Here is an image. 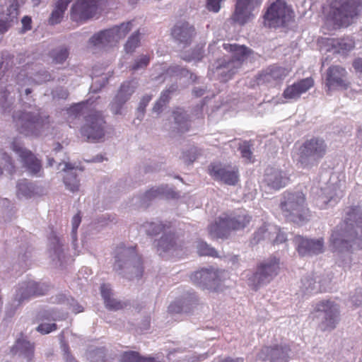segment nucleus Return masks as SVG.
<instances>
[{
  "label": "nucleus",
  "instance_id": "2eb2a0df",
  "mask_svg": "<svg viewBox=\"0 0 362 362\" xmlns=\"http://www.w3.org/2000/svg\"><path fill=\"white\" fill-rule=\"evenodd\" d=\"M223 274V271L215 269L213 267L204 268L194 272L192 275L191 279L196 284L202 285L216 291L220 284Z\"/></svg>",
  "mask_w": 362,
  "mask_h": 362
},
{
  "label": "nucleus",
  "instance_id": "f704fd0d",
  "mask_svg": "<svg viewBox=\"0 0 362 362\" xmlns=\"http://www.w3.org/2000/svg\"><path fill=\"white\" fill-rule=\"evenodd\" d=\"M122 362H159L154 357L142 356L136 351H127L121 356Z\"/></svg>",
  "mask_w": 362,
  "mask_h": 362
},
{
  "label": "nucleus",
  "instance_id": "bb28decb",
  "mask_svg": "<svg viewBox=\"0 0 362 362\" xmlns=\"http://www.w3.org/2000/svg\"><path fill=\"white\" fill-rule=\"evenodd\" d=\"M313 84V80L311 78L302 79L287 87L283 95L286 99H298L302 93L308 91Z\"/></svg>",
  "mask_w": 362,
  "mask_h": 362
},
{
  "label": "nucleus",
  "instance_id": "4c0bfd02",
  "mask_svg": "<svg viewBox=\"0 0 362 362\" xmlns=\"http://www.w3.org/2000/svg\"><path fill=\"white\" fill-rule=\"evenodd\" d=\"M64 182L66 187L71 192H74L79 189V182L77 179V175L72 170L65 172Z\"/></svg>",
  "mask_w": 362,
  "mask_h": 362
},
{
  "label": "nucleus",
  "instance_id": "423d86ee",
  "mask_svg": "<svg viewBox=\"0 0 362 362\" xmlns=\"http://www.w3.org/2000/svg\"><path fill=\"white\" fill-rule=\"evenodd\" d=\"M279 259L272 257L258 267L256 272L248 279V284L253 290H258L261 286L269 283L278 274L279 269Z\"/></svg>",
  "mask_w": 362,
  "mask_h": 362
},
{
  "label": "nucleus",
  "instance_id": "a18cd8bd",
  "mask_svg": "<svg viewBox=\"0 0 362 362\" xmlns=\"http://www.w3.org/2000/svg\"><path fill=\"white\" fill-rule=\"evenodd\" d=\"M52 56L55 63H63L69 56V50L66 47H61L52 52Z\"/></svg>",
  "mask_w": 362,
  "mask_h": 362
},
{
  "label": "nucleus",
  "instance_id": "c85d7f7f",
  "mask_svg": "<svg viewBox=\"0 0 362 362\" xmlns=\"http://www.w3.org/2000/svg\"><path fill=\"white\" fill-rule=\"evenodd\" d=\"M175 127L174 131L178 134H184L189 130L190 124L188 115L182 108L177 107L173 111Z\"/></svg>",
  "mask_w": 362,
  "mask_h": 362
},
{
  "label": "nucleus",
  "instance_id": "a19ab883",
  "mask_svg": "<svg viewBox=\"0 0 362 362\" xmlns=\"http://www.w3.org/2000/svg\"><path fill=\"white\" fill-rule=\"evenodd\" d=\"M140 33L139 31L134 33L128 39L124 45V49L127 53L134 52L135 49L139 47L140 43Z\"/></svg>",
  "mask_w": 362,
  "mask_h": 362
},
{
  "label": "nucleus",
  "instance_id": "ea45409f",
  "mask_svg": "<svg viewBox=\"0 0 362 362\" xmlns=\"http://www.w3.org/2000/svg\"><path fill=\"white\" fill-rule=\"evenodd\" d=\"M151 61V57L147 54H142L139 56L134 62V64L129 66V70L135 72L139 69H144L148 66Z\"/></svg>",
  "mask_w": 362,
  "mask_h": 362
},
{
  "label": "nucleus",
  "instance_id": "72a5a7b5",
  "mask_svg": "<svg viewBox=\"0 0 362 362\" xmlns=\"http://www.w3.org/2000/svg\"><path fill=\"white\" fill-rule=\"evenodd\" d=\"M226 232V218H219L218 221L211 224L209 227V233L211 238H219L225 235Z\"/></svg>",
  "mask_w": 362,
  "mask_h": 362
},
{
  "label": "nucleus",
  "instance_id": "39448f33",
  "mask_svg": "<svg viewBox=\"0 0 362 362\" xmlns=\"http://www.w3.org/2000/svg\"><path fill=\"white\" fill-rule=\"evenodd\" d=\"M318 327L322 331H331L339 322V306L334 301L324 300L316 304L315 308Z\"/></svg>",
  "mask_w": 362,
  "mask_h": 362
},
{
  "label": "nucleus",
  "instance_id": "37998d69",
  "mask_svg": "<svg viewBox=\"0 0 362 362\" xmlns=\"http://www.w3.org/2000/svg\"><path fill=\"white\" fill-rule=\"evenodd\" d=\"M252 146L249 141L238 142L241 156L250 162L252 161Z\"/></svg>",
  "mask_w": 362,
  "mask_h": 362
},
{
  "label": "nucleus",
  "instance_id": "5fc2aeb1",
  "mask_svg": "<svg viewBox=\"0 0 362 362\" xmlns=\"http://www.w3.org/2000/svg\"><path fill=\"white\" fill-rule=\"evenodd\" d=\"M81 222V217L80 216V213H78L73 217L72 221H71V224H72L71 233H72V236H73V238L74 239V240H76L77 229H78Z\"/></svg>",
  "mask_w": 362,
  "mask_h": 362
},
{
  "label": "nucleus",
  "instance_id": "774afa93",
  "mask_svg": "<svg viewBox=\"0 0 362 362\" xmlns=\"http://www.w3.org/2000/svg\"><path fill=\"white\" fill-rule=\"evenodd\" d=\"M353 66L356 70L362 72V58L356 59L353 63Z\"/></svg>",
  "mask_w": 362,
  "mask_h": 362
},
{
  "label": "nucleus",
  "instance_id": "cd10ccee",
  "mask_svg": "<svg viewBox=\"0 0 362 362\" xmlns=\"http://www.w3.org/2000/svg\"><path fill=\"white\" fill-rule=\"evenodd\" d=\"M251 217L245 210H238L228 216V230H240L250 223Z\"/></svg>",
  "mask_w": 362,
  "mask_h": 362
},
{
  "label": "nucleus",
  "instance_id": "09e8293b",
  "mask_svg": "<svg viewBox=\"0 0 362 362\" xmlns=\"http://www.w3.org/2000/svg\"><path fill=\"white\" fill-rule=\"evenodd\" d=\"M57 329V325L55 323H42L36 328L37 331L42 334H49Z\"/></svg>",
  "mask_w": 362,
  "mask_h": 362
},
{
  "label": "nucleus",
  "instance_id": "49530a36",
  "mask_svg": "<svg viewBox=\"0 0 362 362\" xmlns=\"http://www.w3.org/2000/svg\"><path fill=\"white\" fill-rule=\"evenodd\" d=\"M18 195L23 196V197H30L33 193V189L30 184L27 182V180H22L18 183Z\"/></svg>",
  "mask_w": 362,
  "mask_h": 362
},
{
  "label": "nucleus",
  "instance_id": "393cba45",
  "mask_svg": "<svg viewBox=\"0 0 362 362\" xmlns=\"http://www.w3.org/2000/svg\"><path fill=\"white\" fill-rule=\"evenodd\" d=\"M134 92V87L132 86L130 81L122 84L119 90L115 95L112 103L111 109L114 114H121L122 105L129 99L130 96Z\"/></svg>",
  "mask_w": 362,
  "mask_h": 362
},
{
  "label": "nucleus",
  "instance_id": "bf43d9fd",
  "mask_svg": "<svg viewBox=\"0 0 362 362\" xmlns=\"http://www.w3.org/2000/svg\"><path fill=\"white\" fill-rule=\"evenodd\" d=\"M71 1V0H58L55 4L54 8L64 13Z\"/></svg>",
  "mask_w": 362,
  "mask_h": 362
},
{
  "label": "nucleus",
  "instance_id": "a211bd4d",
  "mask_svg": "<svg viewBox=\"0 0 362 362\" xmlns=\"http://www.w3.org/2000/svg\"><path fill=\"white\" fill-rule=\"evenodd\" d=\"M288 74V69L272 65L263 70L257 77L258 85H266L267 86H274L279 83Z\"/></svg>",
  "mask_w": 362,
  "mask_h": 362
},
{
  "label": "nucleus",
  "instance_id": "f257e3e1",
  "mask_svg": "<svg viewBox=\"0 0 362 362\" xmlns=\"http://www.w3.org/2000/svg\"><path fill=\"white\" fill-rule=\"evenodd\" d=\"M329 11L326 24L332 29L347 27L362 10V0H328Z\"/></svg>",
  "mask_w": 362,
  "mask_h": 362
},
{
  "label": "nucleus",
  "instance_id": "4468645a",
  "mask_svg": "<svg viewBox=\"0 0 362 362\" xmlns=\"http://www.w3.org/2000/svg\"><path fill=\"white\" fill-rule=\"evenodd\" d=\"M291 354L290 346L286 344H281L262 347L257 354V357L263 361L288 362Z\"/></svg>",
  "mask_w": 362,
  "mask_h": 362
},
{
  "label": "nucleus",
  "instance_id": "7ed1b4c3",
  "mask_svg": "<svg viewBox=\"0 0 362 362\" xmlns=\"http://www.w3.org/2000/svg\"><path fill=\"white\" fill-rule=\"evenodd\" d=\"M327 149V144L323 138L313 136L300 146L298 164L303 169H311L323 159Z\"/></svg>",
  "mask_w": 362,
  "mask_h": 362
},
{
  "label": "nucleus",
  "instance_id": "c03bdc74",
  "mask_svg": "<svg viewBox=\"0 0 362 362\" xmlns=\"http://www.w3.org/2000/svg\"><path fill=\"white\" fill-rule=\"evenodd\" d=\"M240 182V174L236 166L228 167V185L238 186Z\"/></svg>",
  "mask_w": 362,
  "mask_h": 362
},
{
  "label": "nucleus",
  "instance_id": "f3484780",
  "mask_svg": "<svg viewBox=\"0 0 362 362\" xmlns=\"http://www.w3.org/2000/svg\"><path fill=\"white\" fill-rule=\"evenodd\" d=\"M11 148L19 156L23 166L30 173L36 175L41 170V161L30 151L23 148L17 139L13 141Z\"/></svg>",
  "mask_w": 362,
  "mask_h": 362
},
{
  "label": "nucleus",
  "instance_id": "7c9ffc66",
  "mask_svg": "<svg viewBox=\"0 0 362 362\" xmlns=\"http://www.w3.org/2000/svg\"><path fill=\"white\" fill-rule=\"evenodd\" d=\"M18 10L16 6L11 5L7 8L6 16L0 18V36L6 33L12 26V23L17 19Z\"/></svg>",
  "mask_w": 362,
  "mask_h": 362
},
{
  "label": "nucleus",
  "instance_id": "0e129e2a",
  "mask_svg": "<svg viewBox=\"0 0 362 362\" xmlns=\"http://www.w3.org/2000/svg\"><path fill=\"white\" fill-rule=\"evenodd\" d=\"M4 159L5 160V165H6L8 170L10 171V173H12L14 171V165L12 163L11 158L8 156L6 153L4 154Z\"/></svg>",
  "mask_w": 362,
  "mask_h": 362
},
{
  "label": "nucleus",
  "instance_id": "c9c22d12",
  "mask_svg": "<svg viewBox=\"0 0 362 362\" xmlns=\"http://www.w3.org/2000/svg\"><path fill=\"white\" fill-rule=\"evenodd\" d=\"M100 291L105 306L107 308L117 310L123 308V305L121 302H115V304H112V301H115V299L111 297V290L107 285L103 284L100 287Z\"/></svg>",
  "mask_w": 362,
  "mask_h": 362
},
{
  "label": "nucleus",
  "instance_id": "4d7b16f0",
  "mask_svg": "<svg viewBox=\"0 0 362 362\" xmlns=\"http://www.w3.org/2000/svg\"><path fill=\"white\" fill-rule=\"evenodd\" d=\"M222 0H206V8L209 11L218 12L220 9V3Z\"/></svg>",
  "mask_w": 362,
  "mask_h": 362
},
{
  "label": "nucleus",
  "instance_id": "2f4dec72",
  "mask_svg": "<svg viewBox=\"0 0 362 362\" xmlns=\"http://www.w3.org/2000/svg\"><path fill=\"white\" fill-rule=\"evenodd\" d=\"M272 230L276 232V228L272 225L263 224L254 233L251 243L257 244L262 240H272Z\"/></svg>",
  "mask_w": 362,
  "mask_h": 362
},
{
  "label": "nucleus",
  "instance_id": "de8ad7c7",
  "mask_svg": "<svg viewBox=\"0 0 362 362\" xmlns=\"http://www.w3.org/2000/svg\"><path fill=\"white\" fill-rule=\"evenodd\" d=\"M83 106L81 104H76L69 107L67 110L69 114L68 121L70 122L71 119L78 118L83 115Z\"/></svg>",
  "mask_w": 362,
  "mask_h": 362
},
{
  "label": "nucleus",
  "instance_id": "b1692460",
  "mask_svg": "<svg viewBox=\"0 0 362 362\" xmlns=\"http://www.w3.org/2000/svg\"><path fill=\"white\" fill-rule=\"evenodd\" d=\"M196 35L195 28L188 22H179L172 30L173 37L180 43L189 45Z\"/></svg>",
  "mask_w": 362,
  "mask_h": 362
},
{
  "label": "nucleus",
  "instance_id": "ddd939ff",
  "mask_svg": "<svg viewBox=\"0 0 362 362\" xmlns=\"http://www.w3.org/2000/svg\"><path fill=\"white\" fill-rule=\"evenodd\" d=\"M170 226H166L161 223H150L148 225L147 233L149 235H156L160 232H164L162 237L158 240L157 251L160 255L162 252L170 250H176L178 245L176 242V237L174 233H166L165 228H169Z\"/></svg>",
  "mask_w": 362,
  "mask_h": 362
},
{
  "label": "nucleus",
  "instance_id": "412c9836",
  "mask_svg": "<svg viewBox=\"0 0 362 362\" xmlns=\"http://www.w3.org/2000/svg\"><path fill=\"white\" fill-rule=\"evenodd\" d=\"M346 71L340 66H330L327 71V92L332 89H346Z\"/></svg>",
  "mask_w": 362,
  "mask_h": 362
},
{
  "label": "nucleus",
  "instance_id": "a878e982",
  "mask_svg": "<svg viewBox=\"0 0 362 362\" xmlns=\"http://www.w3.org/2000/svg\"><path fill=\"white\" fill-rule=\"evenodd\" d=\"M48 290V286L45 284H40L35 281H28L24 283L19 289L21 297L18 301L23 302L31 297L43 296Z\"/></svg>",
  "mask_w": 362,
  "mask_h": 362
},
{
  "label": "nucleus",
  "instance_id": "3c124183",
  "mask_svg": "<svg viewBox=\"0 0 362 362\" xmlns=\"http://www.w3.org/2000/svg\"><path fill=\"white\" fill-rule=\"evenodd\" d=\"M204 50L202 47L193 50L190 56H185L182 59L187 62H191L193 60L200 61L203 58Z\"/></svg>",
  "mask_w": 362,
  "mask_h": 362
},
{
  "label": "nucleus",
  "instance_id": "13d9d810",
  "mask_svg": "<svg viewBox=\"0 0 362 362\" xmlns=\"http://www.w3.org/2000/svg\"><path fill=\"white\" fill-rule=\"evenodd\" d=\"M64 358L66 362H77L75 358L71 355L69 346L67 344H62Z\"/></svg>",
  "mask_w": 362,
  "mask_h": 362
},
{
  "label": "nucleus",
  "instance_id": "6e6552de",
  "mask_svg": "<svg viewBox=\"0 0 362 362\" xmlns=\"http://www.w3.org/2000/svg\"><path fill=\"white\" fill-rule=\"evenodd\" d=\"M17 131L25 136H37L44 125V119L38 115L18 111L13 115Z\"/></svg>",
  "mask_w": 362,
  "mask_h": 362
},
{
  "label": "nucleus",
  "instance_id": "e433bc0d",
  "mask_svg": "<svg viewBox=\"0 0 362 362\" xmlns=\"http://www.w3.org/2000/svg\"><path fill=\"white\" fill-rule=\"evenodd\" d=\"M300 288L305 293H318L322 291L320 286H317L313 275L305 276L301 279Z\"/></svg>",
  "mask_w": 362,
  "mask_h": 362
},
{
  "label": "nucleus",
  "instance_id": "680f3d73",
  "mask_svg": "<svg viewBox=\"0 0 362 362\" xmlns=\"http://www.w3.org/2000/svg\"><path fill=\"white\" fill-rule=\"evenodd\" d=\"M182 311V306L180 301L171 303L168 307V312L170 313H180Z\"/></svg>",
  "mask_w": 362,
  "mask_h": 362
},
{
  "label": "nucleus",
  "instance_id": "aec40b11",
  "mask_svg": "<svg viewBox=\"0 0 362 362\" xmlns=\"http://www.w3.org/2000/svg\"><path fill=\"white\" fill-rule=\"evenodd\" d=\"M288 180L286 173L279 168L268 167L264 171L263 183L270 189L279 190L286 187Z\"/></svg>",
  "mask_w": 362,
  "mask_h": 362
},
{
  "label": "nucleus",
  "instance_id": "1a4fd4ad",
  "mask_svg": "<svg viewBox=\"0 0 362 362\" xmlns=\"http://www.w3.org/2000/svg\"><path fill=\"white\" fill-rule=\"evenodd\" d=\"M103 0H76L72 5L70 18L82 24L93 18L101 10Z\"/></svg>",
  "mask_w": 362,
  "mask_h": 362
},
{
  "label": "nucleus",
  "instance_id": "f8f14e48",
  "mask_svg": "<svg viewBox=\"0 0 362 362\" xmlns=\"http://www.w3.org/2000/svg\"><path fill=\"white\" fill-rule=\"evenodd\" d=\"M105 121L100 112H94L86 117V124L81 129V134L88 141L102 139L105 133Z\"/></svg>",
  "mask_w": 362,
  "mask_h": 362
},
{
  "label": "nucleus",
  "instance_id": "9d476101",
  "mask_svg": "<svg viewBox=\"0 0 362 362\" xmlns=\"http://www.w3.org/2000/svg\"><path fill=\"white\" fill-rule=\"evenodd\" d=\"M131 30V21L123 23L119 26L113 27L94 35L90 39V42L95 46L112 45L114 43H117L119 40L125 37Z\"/></svg>",
  "mask_w": 362,
  "mask_h": 362
},
{
  "label": "nucleus",
  "instance_id": "c756f323",
  "mask_svg": "<svg viewBox=\"0 0 362 362\" xmlns=\"http://www.w3.org/2000/svg\"><path fill=\"white\" fill-rule=\"evenodd\" d=\"M344 222H347L351 228H354L359 232L362 237V207L352 208L347 214V218Z\"/></svg>",
  "mask_w": 362,
  "mask_h": 362
},
{
  "label": "nucleus",
  "instance_id": "864d4df0",
  "mask_svg": "<svg viewBox=\"0 0 362 362\" xmlns=\"http://www.w3.org/2000/svg\"><path fill=\"white\" fill-rule=\"evenodd\" d=\"M286 240V234L276 228V232L272 230V242L276 244H280Z\"/></svg>",
  "mask_w": 362,
  "mask_h": 362
},
{
  "label": "nucleus",
  "instance_id": "6ab92c4d",
  "mask_svg": "<svg viewBox=\"0 0 362 362\" xmlns=\"http://www.w3.org/2000/svg\"><path fill=\"white\" fill-rule=\"evenodd\" d=\"M247 53L248 49L245 46L228 44V77L234 74L240 68Z\"/></svg>",
  "mask_w": 362,
  "mask_h": 362
},
{
  "label": "nucleus",
  "instance_id": "69168bd1",
  "mask_svg": "<svg viewBox=\"0 0 362 362\" xmlns=\"http://www.w3.org/2000/svg\"><path fill=\"white\" fill-rule=\"evenodd\" d=\"M351 303L356 305L359 306L362 303V293H359L356 296H354L351 298Z\"/></svg>",
  "mask_w": 362,
  "mask_h": 362
},
{
  "label": "nucleus",
  "instance_id": "79ce46f5",
  "mask_svg": "<svg viewBox=\"0 0 362 362\" xmlns=\"http://www.w3.org/2000/svg\"><path fill=\"white\" fill-rule=\"evenodd\" d=\"M197 252L201 256H210L213 257L218 256V253L216 250L203 241H201L198 243Z\"/></svg>",
  "mask_w": 362,
  "mask_h": 362
},
{
  "label": "nucleus",
  "instance_id": "5701e85b",
  "mask_svg": "<svg viewBox=\"0 0 362 362\" xmlns=\"http://www.w3.org/2000/svg\"><path fill=\"white\" fill-rule=\"evenodd\" d=\"M10 351L12 355L23 356L28 361H31L34 356L35 344L28 341L24 334L21 333Z\"/></svg>",
  "mask_w": 362,
  "mask_h": 362
},
{
  "label": "nucleus",
  "instance_id": "f03ea898",
  "mask_svg": "<svg viewBox=\"0 0 362 362\" xmlns=\"http://www.w3.org/2000/svg\"><path fill=\"white\" fill-rule=\"evenodd\" d=\"M359 232L351 228L347 222H341L332 231L329 247L337 254L352 253L362 247V239Z\"/></svg>",
  "mask_w": 362,
  "mask_h": 362
},
{
  "label": "nucleus",
  "instance_id": "6e6d98bb",
  "mask_svg": "<svg viewBox=\"0 0 362 362\" xmlns=\"http://www.w3.org/2000/svg\"><path fill=\"white\" fill-rule=\"evenodd\" d=\"M341 197V192H336L334 194H331L327 199L323 200V202L326 205L334 206Z\"/></svg>",
  "mask_w": 362,
  "mask_h": 362
},
{
  "label": "nucleus",
  "instance_id": "8fccbe9b",
  "mask_svg": "<svg viewBox=\"0 0 362 362\" xmlns=\"http://www.w3.org/2000/svg\"><path fill=\"white\" fill-rule=\"evenodd\" d=\"M164 193L165 189L163 187L151 188L145 193L144 197L147 199H151L163 195Z\"/></svg>",
  "mask_w": 362,
  "mask_h": 362
},
{
  "label": "nucleus",
  "instance_id": "473e14b6",
  "mask_svg": "<svg viewBox=\"0 0 362 362\" xmlns=\"http://www.w3.org/2000/svg\"><path fill=\"white\" fill-rule=\"evenodd\" d=\"M354 40L350 37L336 39L333 40L332 47L334 52L344 54L354 47Z\"/></svg>",
  "mask_w": 362,
  "mask_h": 362
},
{
  "label": "nucleus",
  "instance_id": "9b49d317",
  "mask_svg": "<svg viewBox=\"0 0 362 362\" xmlns=\"http://www.w3.org/2000/svg\"><path fill=\"white\" fill-rule=\"evenodd\" d=\"M292 11L283 1L273 3L264 14L265 24L270 28L285 26L292 18Z\"/></svg>",
  "mask_w": 362,
  "mask_h": 362
},
{
  "label": "nucleus",
  "instance_id": "20e7f679",
  "mask_svg": "<svg viewBox=\"0 0 362 362\" xmlns=\"http://www.w3.org/2000/svg\"><path fill=\"white\" fill-rule=\"evenodd\" d=\"M280 209L288 221L300 223L306 220L308 216L305 197L300 192H284L281 199Z\"/></svg>",
  "mask_w": 362,
  "mask_h": 362
},
{
  "label": "nucleus",
  "instance_id": "dca6fc26",
  "mask_svg": "<svg viewBox=\"0 0 362 362\" xmlns=\"http://www.w3.org/2000/svg\"><path fill=\"white\" fill-rule=\"evenodd\" d=\"M296 248L300 256L317 255L324 252L322 238L311 239L297 235L293 238Z\"/></svg>",
  "mask_w": 362,
  "mask_h": 362
},
{
  "label": "nucleus",
  "instance_id": "052dcab7",
  "mask_svg": "<svg viewBox=\"0 0 362 362\" xmlns=\"http://www.w3.org/2000/svg\"><path fill=\"white\" fill-rule=\"evenodd\" d=\"M175 90L173 86L169 89L164 90L159 98V100L163 103V104H167L170 98V93Z\"/></svg>",
  "mask_w": 362,
  "mask_h": 362
},
{
  "label": "nucleus",
  "instance_id": "4be33fe9",
  "mask_svg": "<svg viewBox=\"0 0 362 362\" xmlns=\"http://www.w3.org/2000/svg\"><path fill=\"white\" fill-rule=\"evenodd\" d=\"M259 4V0H237L235 9L231 19L240 25L245 24L252 10Z\"/></svg>",
  "mask_w": 362,
  "mask_h": 362
},
{
  "label": "nucleus",
  "instance_id": "603ef678",
  "mask_svg": "<svg viewBox=\"0 0 362 362\" xmlns=\"http://www.w3.org/2000/svg\"><path fill=\"white\" fill-rule=\"evenodd\" d=\"M64 13L54 8L49 18V23L51 25L59 23L64 17Z\"/></svg>",
  "mask_w": 362,
  "mask_h": 362
},
{
  "label": "nucleus",
  "instance_id": "338daca9",
  "mask_svg": "<svg viewBox=\"0 0 362 362\" xmlns=\"http://www.w3.org/2000/svg\"><path fill=\"white\" fill-rule=\"evenodd\" d=\"M166 104H163V103L158 99V101L156 103L153 110L154 112H156L157 113H160L162 111L163 107Z\"/></svg>",
  "mask_w": 362,
  "mask_h": 362
},
{
  "label": "nucleus",
  "instance_id": "e2e57ef3",
  "mask_svg": "<svg viewBox=\"0 0 362 362\" xmlns=\"http://www.w3.org/2000/svg\"><path fill=\"white\" fill-rule=\"evenodd\" d=\"M22 25H23V32H26L28 30H31L32 28V19L30 17L25 16H24L21 20Z\"/></svg>",
  "mask_w": 362,
  "mask_h": 362
},
{
  "label": "nucleus",
  "instance_id": "0eeeda50",
  "mask_svg": "<svg viewBox=\"0 0 362 362\" xmlns=\"http://www.w3.org/2000/svg\"><path fill=\"white\" fill-rule=\"evenodd\" d=\"M115 264L114 269L116 271L121 270L123 264H129L135 269L136 277H141L144 272L143 261L141 257L137 254L136 247H126L121 245L115 251Z\"/></svg>",
  "mask_w": 362,
  "mask_h": 362
},
{
  "label": "nucleus",
  "instance_id": "58836bf2",
  "mask_svg": "<svg viewBox=\"0 0 362 362\" xmlns=\"http://www.w3.org/2000/svg\"><path fill=\"white\" fill-rule=\"evenodd\" d=\"M209 174L216 180L226 182V170L219 163H213L209 168Z\"/></svg>",
  "mask_w": 362,
  "mask_h": 362
}]
</instances>
